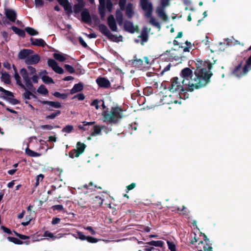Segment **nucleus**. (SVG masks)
Masks as SVG:
<instances>
[{"label": "nucleus", "instance_id": "nucleus-1", "mask_svg": "<svg viewBox=\"0 0 251 251\" xmlns=\"http://www.w3.org/2000/svg\"><path fill=\"white\" fill-rule=\"evenodd\" d=\"M203 68L197 67L194 72V77L192 84L190 86L189 91L192 92L195 89H199L206 86L210 81V77L213 74L211 72L212 64L210 62L204 63Z\"/></svg>", "mask_w": 251, "mask_h": 251}, {"label": "nucleus", "instance_id": "nucleus-2", "mask_svg": "<svg viewBox=\"0 0 251 251\" xmlns=\"http://www.w3.org/2000/svg\"><path fill=\"white\" fill-rule=\"evenodd\" d=\"M123 109L118 106L112 107L110 111L104 110L102 113L103 121L110 124H117L123 118Z\"/></svg>", "mask_w": 251, "mask_h": 251}, {"label": "nucleus", "instance_id": "nucleus-3", "mask_svg": "<svg viewBox=\"0 0 251 251\" xmlns=\"http://www.w3.org/2000/svg\"><path fill=\"white\" fill-rule=\"evenodd\" d=\"M139 6L145 12V16L147 18H150V23L153 26L160 29L161 27L160 24L152 16L153 7L152 3L150 0H140Z\"/></svg>", "mask_w": 251, "mask_h": 251}, {"label": "nucleus", "instance_id": "nucleus-4", "mask_svg": "<svg viewBox=\"0 0 251 251\" xmlns=\"http://www.w3.org/2000/svg\"><path fill=\"white\" fill-rule=\"evenodd\" d=\"M193 71L189 68H185L183 69L180 73V79L182 81V84L186 86L187 91H189V89L191 88L190 86L192 83L193 78Z\"/></svg>", "mask_w": 251, "mask_h": 251}, {"label": "nucleus", "instance_id": "nucleus-5", "mask_svg": "<svg viewBox=\"0 0 251 251\" xmlns=\"http://www.w3.org/2000/svg\"><path fill=\"white\" fill-rule=\"evenodd\" d=\"M181 82V79L178 77H173L168 84V89L173 93L182 94V92H184L187 89L186 86L183 85Z\"/></svg>", "mask_w": 251, "mask_h": 251}, {"label": "nucleus", "instance_id": "nucleus-6", "mask_svg": "<svg viewBox=\"0 0 251 251\" xmlns=\"http://www.w3.org/2000/svg\"><path fill=\"white\" fill-rule=\"evenodd\" d=\"M98 27L99 31L110 41L114 42H119L123 41L122 35L117 36L112 34L105 25L100 24Z\"/></svg>", "mask_w": 251, "mask_h": 251}, {"label": "nucleus", "instance_id": "nucleus-7", "mask_svg": "<svg viewBox=\"0 0 251 251\" xmlns=\"http://www.w3.org/2000/svg\"><path fill=\"white\" fill-rule=\"evenodd\" d=\"M173 44L174 46H178V50L179 51V54L177 55H175L174 56L175 59L176 60H178L179 59H181V60L182 58L184 57L183 53L185 52L190 51V48L189 47H183L182 46H179V43L176 40H174Z\"/></svg>", "mask_w": 251, "mask_h": 251}, {"label": "nucleus", "instance_id": "nucleus-8", "mask_svg": "<svg viewBox=\"0 0 251 251\" xmlns=\"http://www.w3.org/2000/svg\"><path fill=\"white\" fill-rule=\"evenodd\" d=\"M38 101L43 104H47L48 105V107H46V110L49 111H53V109L51 107H53L54 108H59L62 107V105L60 102L58 101H49V100H39Z\"/></svg>", "mask_w": 251, "mask_h": 251}, {"label": "nucleus", "instance_id": "nucleus-9", "mask_svg": "<svg viewBox=\"0 0 251 251\" xmlns=\"http://www.w3.org/2000/svg\"><path fill=\"white\" fill-rule=\"evenodd\" d=\"M96 82L99 87L108 89L111 87V83L108 78L105 77L99 76L96 80Z\"/></svg>", "mask_w": 251, "mask_h": 251}, {"label": "nucleus", "instance_id": "nucleus-10", "mask_svg": "<svg viewBox=\"0 0 251 251\" xmlns=\"http://www.w3.org/2000/svg\"><path fill=\"white\" fill-rule=\"evenodd\" d=\"M48 65L57 74H63L64 70L58 66L57 62L53 59H49L48 60Z\"/></svg>", "mask_w": 251, "mask_h": 251}, {"label": "nucleus", "instance_id": "nucleus-11", "mask_svg": "<svg viewBox=\"0 0 251 251\" xmlns=\"http://www.w3.org/2000/svg\"><path fill=\"white\" fill-rule=\"evenodd\" d=\"M81 20L85 24H89L92 22V18L89 10L84 8L81 13Z\"/></svg>", "mask_w": 251, "mask_h": 251}, {"label": "nucleus", "instance_id": "nucleus-12", "mask_svg": "<svg viewBox=\"0 0 251 251\" xmlns=\"http://www.w3.org/2000/svg\"><path fill=\"white\" fill-rule=\"evenodd\" d=\"M91 195H83L78 201V204L79 206L83 208H87L88 206V202L91 199Z\"/></svg>", "mask_w": 251, "mask_h": 251}, {"label": "nucleus", "instance_id": "nucleus-13", "mask_svg": "<svg viewBox=\"0 0 251 251\" xmlns=\"http://www.w3.org/2000/svg\"><path fill=\"white\" fill-rule=\"evenodd\" d=\"M40 60V56L37 54H34L29 55L28 57L25 60V63L28 65H35L37 64Z\"/></svg>", "mask_w": 251, "mask_h": 251}, {"label": "nucleus", "instance_id": "nucleus-14", "mask_svg": "<svg viewBox=\"0 0 251 251\" xmlns=\"http://www.w3.org/2000/svg\"><path fill=\"white\" fill-rule=\"evenodd\" d=\"M4 13L6 18L11 22H15L17 18L16 11L11 9L5 8Z\"/></svg>", "mask_w": 251, "mask_h": 251}, {"label": "nucleus", "instance_id": "nucleus-15", "mask_svg": "<svg viewBox=\"0 0 251 251\" xmlns=\"http://www.w3.org/2000/svg\"><path fill=\"white\" fill-rule=\"evenodd\" d=\"M107 24L110 29L114 32H117L118 28L115 19L113 15H110L107 18Z\"/></svg>", "mask_w": 251, "mask_h": 251}, {"label": "nucleus", "instance_id": "nucleus-16", "mask_svg": "<svg viewBox=\"0 0 251 251\" xmlns=\"http://www.w3.org/2000/svg\"><path fill=\"white\" fill-rule=\"evenodd\" d=\"M33 53V51L30 49H23L21 50L18 54V57L19 59H26L30 54Z\"/></svg>", "mask_w": 251, "mask_h": 251}, {"label": "nucleus", "instance_id": "nucleus-17", "mask_svg": "<svg viewBox=\"0 0 251 251\" xmlns=\"http://www.w3.org/2000/svg\"><path fill=\"white\" fill-rule=\"evenodd\" d=\"M58 3L62 5L65 11H67L68 14H71L73 12L72 7L71 4L68 0H56Z\"/></svg>", "mask_w": 251, "mask_h": 251}, {"label": "nucleus", "instance_id": "nucleus-18", "mask_svg": "<svg viewBox=\"0 0 251 251\" xmlns=\"http://www.w3.org/2000/svg\"><path fill=\"white\" fill-rule=\"evenodd\" d=\"M124 27L125 30L129 33H134L136 31V28L133 23L129 21H125Z\"/></svg>", "mask_w": 251, "mask_h": 251}, {"label": "nucleus", "instance_id": "nucleus-19", "mask_svg": "<svg viewBox=\"0 0 251 251\" xmlns=\"http://www.w3.org/2000/svg\"><path fill=\"white\" fill-rule=\"evenodd\" d=\"M93 200V203L94 204V207L98 208L100 207L103 201V200L100 196H91V199Z\"/></svg>", "mask_w": 251, "mask_h": 251}, {"label": "nucleus", "instance_id": "nucleus-20", "mask_svg": "<svg viewBox=\"0 0 251 251\" xmlns=\"http://www.w3.org/2000/svg\"><path fill=\"white\" fill-rule=\"evenodd\" d=\"M30 41L31 44L34 46L44 47L46 45V42L42 39H34L31 38Z\"/></svg>", "mask_w": 251, "mask_h": 251}, {"label": "nucleus", "instance_id": "nucleus-21", "mask_svg": "<svg viewBox=\"0 0 251 251\" xmlns=\"http://www.w3.org/2000/svg\"><path fill=\"white\" fill-rule=\"evenodd\" d=\"M83 88L84 85L81 82L75 84L71 90L70 93L71 94H74L75 93L79 92L83 89Z\"/></svg>", "mask_w": 251, "mask_h": 251}, {"label": "nucleus", "instance_id": "nucleus-22", "mask_svg": "<svg viewBox=\"0 0 251 251\" xmlns=\"http://www.w3.org/2000/svg\"><path fill=\"white\" fill-rule=\"evenodd\" d=\"M132 65L136 68H140L143 65V61L141 59H138L135 55L133 57V59L131 60Z\"/></svg>", "mask_w": 251, "mask_h": 251}, {"label": "nucleus", "instance_id": "nucleus-23", "mask_svg": "<svg viewBox=\"0 0 251 251\" xmlns=\"http://www.w3.org/2000/svg\"><path fill=\"white\" fill-rule=\"evenodd\" d=\"M7 239L9 241L17 245H22L24 243L26 245H29L30 244L29 240H26L23 242L16 237L8 236L7 237Z\"/></svg>", "mask_w": 251, "mask_h": 251}, {"label": "nucleus", "instance_id": "nucleus-24", "mask_svg": "<svg viewBox=\"0 0 251 251\" xmlns=\"http://www.w3.org/2000/svg\"><path fill=\"white\" fill-rule=\"evenodd\" d=\"M156 13L158 17L164 21H167L168 20V16L165 12L163 8L158 7L156 11Z\"/></svg>", "mask_w": 251, "mask_h": 251}, {"label": "nucleus", "instance_id": "nucleus-25", "mask_svg": "<svg viewBox=\"0 0 251 251\" xmlns=\"http://www.w3.org/2000/svg\"><path fill=\"white\" fill-rule=\"evenodd\" d=\"M86 148V145L85 144L78 142L76 144V149H75L76 151H77L76 155L79 156L84 151Z\"/></svg>", "mask_w": 251, "mask_h": 251}, {"label": "nucleus", "instance_id": "nucleus-26", "mask_svg": "<svg viewBox=\"0 0 251 251\" xmlns=\"http://www.w3.org/2000/svg\"><path fill=\"white\" fill-rule=\"evenodd\" d=\"M133 5L131 3H129L126 6V14L128 18H131L133 15Z\"/></svg>", "mask_w": 251, "mask_h": 251}, {"label": "nucleus", "instance_id": "nucleus-27", "mask_svg": "<svg viewBox=\"0 0 251 251\" xmlns=\"http://www.w3.org/2000/svg\"><path fill=\"white\" fill-rule=\"evenodd\" d=\"M84 6H85L84 2L78 1V3L75 4L74 5V12L75 14L79 13L81 11H82V9H83Z\"/></svg>", "mask_w": 251, "mask_h": 251}, {"label": "nucleus", "instance_id": "nucleus-28", "mask_svg": "<svg viewBox=\"0 0 251 251\" xmlns=\"http://www.w3.org/2000/svg\"><path fill=\"white\" fill-rule=\"evenodd\" d=\"M12 30L15 32V34L19 36L24 38L25 36V30L22 29H20L15 26H12Z\"/></svg>", "mask_w": 251, "mask_h": 251}, {"label": "nucleus", "instance_id": "nucleus-29", "mask_svg": "<svg viewBox=\"0 0 251 251\" xmlns=\"http://www.w3.org/2000/svg\"><path fill=\"white\" fill-rule=\"evenodd\" d=\"M116 18L118 25H122L123 23V14L119 9H117L116 11Z\"/></svg>", "mask_w": 251, "mask_h": 251}, {"label": "nucleus", "instance_id": "nucleus-30", "mask_svg": "<svg viewBox=\"0 0 251 251\" xmlns=\"http://www.w3.org/2000/svg\"><path fill=\"white\" fill-rule=\"evenodd\" d=\"M61 112L60 110H54L53 112L46 116L45 117V119L47 120L54 119L56 117L59 116L61 114Z\"/></svg>", "mask_w": 251, "mask_h": 251}, {"label": "nucleus", "instance_id": "nucleus-31", "mask_svg": "<svg viewBox=\"0 0 251 251\" xmlns=\"http://www.w3.org/2000/svg\"><path fill=\"white\" fill-rule=\"evenodd\" d=\"M1 79L2 81L7 84H10L11 82L10 75L6 72L1 74Z\"/></svg>", "mask_w": 251, "mask_h": 251}, {"label": "nucleus", "instance_id": "nucleus-32", "mask_svg": "<svg viewBox=\"0 0 251 251\" xmlns=\"http://www.w3.org/2000/svg\"><path fill=\"white\" fill-rule=\"evenodd\" d=\"M147 244L149 245L150 246H153L155 247H163L164 244L163 241L161 240L158 241H154L152 240L151 241L148 242L147 243Z\"/></svg>", "mask_w": 251, "mask_h": 251}, {"label": "nucleus", "instance_id": "nucleus-33", "mask_svg": "<svg viewBox=\"0 0 251 251\" xmlns=\"http://www.w3.org/2000/svg\"><path fill=\"white\" fill-rule=\"evenodd\" d=\"M25 152V153L28 156H30V157H39L41 155L40 153L32 151L28 147L26 148Z\"/></svg>", "mask_w": 251, "mask_h": 251}, {"label": "nucleus", "instance_id": "nucleus-34", "mask_svg": "<svg viewBox=\"0 0 251 251\" xmlns=\"http://www.w3.org/2000/svg\"><path fill=\"white\" fill-rule=\"evenodd\" d=\"M53 55L56 60L60 62H63L66 59L65 55L61 53H54Z\"/></svg>", "mask_w": 251, "mask_h": 251}, {"label": "nucleus", "instance_id": "nucleus-35", "mask_svg": "<svg viewBox=\"0 0 251 251\" xmlns=\"http://www.w3.org/2000/svg\"><path fill=\"white\" fill-rule=\"evenodd\" d=\"M14 78L16 81L17 84L19 85L22 88L26 89L25 86L22 83L21 80V77L20 76L18 72L14 73Z\"/></svg>", "mask_w": 251, "mask_h": 251}, {"label": "nucleus", "instance_id": "nucleus-36", "mask_svg": "<svg viewBox=\"0 0 251 251\" xmlns=\"http://www.w3.org/2000/svg\"><path fill=\"white\" fill-rule=\"evenodd\" d=\"M37 92L38 93L45 96L48 95L49 93L48 89L43 84L41 85L39 87V88L37 89Z\"/></svg>", "mask_w": 251, "mask_h": 251}, {"label": "nucleus", "instance_id": "nucleus-37", "mask_svg": "<svg viewBox=\"0 0 251 251\" xmlns=\"http://www.w3.org/2000/svg\"><path fill=\"white\" fill-rule=\"evenodd\" d=\"M25 30L31 36H34L38 34V32L37 30L30 27H25Z\"/></svg>", "mask_w": 251, "mask_h": 251}, {"label": "nucleus", "instance_id": "nucleus-38", "mask_svg": "<svg viewBox=\"0 0 251 251\" xmlns=\"http://www.w3.org/2000/svg\"><path fill=\"white\" fill-rule=\"evenodd\" d=\"M74 129V127L73 126L68 125L63 128L62 132L64 133H70L73 131Z\"/></svg>", "mask_w": 251, "mask_h": 251}, {"label": "nucleus", "instance_id": "nucleus-39", "mask_svg": "<svg viewBox=\"0 0 251 251\" xmlns=\"http://www.w3.org/2000/svg\"><path fill=\"white\" fill-rule=\"evenodd\" d=\"M53 95L58 98H60L62 100H65L67 98L68 95L66 93L61 94L58 92H55L53 94Z\"/></svg>", "mask_w": 251, "mask_h": 251}, {"label": "nucleus", "instance_id": "nucleus-40", "mask_svg": "<svg viewBox=\"0 0 251 251\" xmlns=\"http://www.w3.org/2000/svg\"><path fill=\"white\" fill-rule=\"evenodd\" d=\"M42 79L43 81L46 84L54 83L53 79L46 75H43L42 77Z\"/></svg>", "mask_w": 251, "mask_h": 251}, {"label": "nucleus", "instance_id": "nucleus-41", "mask_svg": "<svg viewBox=\"0 0 251 251\" xmlns=\"http://www.w3.org/2000/svg\"><path fill=\"white\" fill-rule=\"evenodd\" d=\"M13 232L15 234V235L18 237H19L21 240L26 241L29 240L30 238L29 236L19 233L15 230L13 231Z\"/></svg>", "mask_w": 251, "mask_h": 251}, {"label": "nucleus", "instance_id": "nucleus-42", "mask_svg": "<svg viewBox=\"0 0 251 251\" xmlns=\"http://www.w3.org/2000/svg\"><path fill=\"white\" fill-rule=\"evenodd\" d=\"M40 127L42 129L51 130L54 128H59L60 126H54L51 125H45L41 126Z\"/></svg>", "mask_w": 251, "mask_h": 251}, {"label": "nucleus", "instance_id": "nucleus-43", "mask_svg": "<svg viewBox=\"0 0 251 251\" xmlns=\"http://www.w3.org/2000/svg\"><path fill=\"white\" fill-rule=\"evenodd\" d=\"M2 97L4 99L8 100L10 101V103H11L12 104H13L14 105L18 104L20 103V101L16 99H13V98L11 99L10 98L6 97L5 96H3Z\"/></svg>", "mask_w": 251, "mask_h": 251}, {"label": "nucleus", "instance_id": "nucleus-44", "mask_svg": "<svg viewBox=\"0 0 251 251\" xmlns=\"http://www.w3.org/2000/svg\"><path fill=\"white\" fill-rule=\"evenodd\" d=\"M101 131V129L99 126H94V131L91 133V135L95 136L97 134H99L100 133Z\"/></svg>", "mask_w": 251, "mask_h": 251}, {"label": "nucleus", "instance_id": "nucleus-45", "mask_svg": "<svg viewBox=\"0 0 251 251\" xmlns=\"http://www.w3.org/2000/svg\"><path fill=\"white\" fill-rule=\"evenodd\" d=\"M65 70L70 74H74L75 72V70L73 67L68 64H65L64 65Z\"/></svg>", "mask_w": 251, "mask_h": 251}, {"label": "nucleus", "instance_id": "nucleus-46", "mask_svg": "<svg viewBox=\"0 0 251 251\" xmlns=\"http://www.w3.org/2000/svg\"><path fill=\"white\" fill-rule=\"evenodd\" d=\"M139 38H141V44L144 45L145 42H147L149 39V35L141 34L138 36Z\"/></svg>", "mask_w": 251, "mask_h": 251}, {"label": "nucleus", "instance_id": "nucleus-47", "mask_svg": "<svg viewBox=\"0 0 251 251\" xmlns=\"http://www.w3.org/2000/svg\"><path fill=\"white\" fill-rule=\"evenodd\" d=\"M43 236L51 238L53 240H54L56 238V237L54 236V235L52 233H51L48 230H46L44 232Z\"/></svg>", "mask_w": 251, "mask_h": 251}, {"label": "nucleus", "instance_id": "nucleus-48", "mask_svg": "<svg viewBox=\"0 0 251 251\" xmlns=\"http://www.w3.org/2000/svg\"><path fill=\"white\" fill-rule=\"evenodd\" d=\"M167 243L168 244V248L171 251H176V246L173 242L168 241Z\"/></svg>", "mask_w": 251, "mask_h": 251}, {"label": "nucleus", "instance_id": "nucleus-49", "mask_svg": "<svg viewBox=\"0 0 251 251\" xmlns=\"http://www.w3.org/2000/svg\"><path fill=\"white\" fill-rule=\"evenodd\" d=\"M0 92L3 93L7 96L14 97L13 93L10 91L5 90L3 88L0 86Z\"/></svg>", "mask_w": 251, "mask_h": 251}, {"label": "nucleus", "instance_id": "nucleus-50", "mask_svg": "<svg viewBox=\"0 0 251 251\" xmlns=\"http://www.w3.org/2000/svg\"><path fill=\"white\" fill-rule=\"evenodd\" d=\"M94 123L95 122H83V126L79 125V126H78V127L79 128V129H82L83 130H86V128L84 126H86L92 125L94 124Z\"/></svg>", "mask_w": 251, "mask_h": 251}, {"label": "nucleus", "instance_id": "nucleus-51", "mask_svg": "<svg viewBox=\"0 0 251 251\" xmlns=\"http://www.w3.org/2000/svg\"><path fill=\"white\" fill-rule=\"evenodd\" d=\"M100 102V100L98 99L94 100L91 103V106H95L97 110L99 109L100 108L99 103Z\"/></svg>", "mask_w": 251, "mask_h": 251}, {"label": "nucleus", "instance_id": "nucleus-52", "mask_svg": "<svg viewBox=\"0 0 251 251\" xmlns=\"http://www.w3.org/2000/svg\"><path fill=\"white\" fill-rule=\"evenodd\" d=\"M32 93L29 90H26L25 92L23 94V97L26 100L30 99V95Z\"/></svg>", "mask_w": 251, "mask_h": 251}, {"label": "nucleus", "instance_id": "nucleus-53", "mask_svg": "<svg viewBox=\"0 0 251 251\" xmlns=\"http://www.w3.org/2000/svg\"><path fill=\"white\" fill-rule=\"evenodd\" d=\"M44 178V176L43 174L38 175L36 179L35 186H37L39 184V182L42 181Z\"/></svg>", "mask_w": 251, "mask_h": 251}, {"label": "nucleus", "instance_id": "nucleus-54", "mask_svg": "<svg viewBox=\"0 0 251 251\" xmlns=\"http://www.w3.org/2000/svg\"><path fill=\"white\" fill-rule=\"evenodd\" d=\"M86 240L88 242L91 243H96L98 242L99 240L95 237L88 236L87 237Z\"/></svg>", "mask_w": 251, "mask_h": 251}, {"label": "nucleus", "instance_id": "nucleus-55", "mask_svg": "<svg viewBox=\"0 0 251 251\" xmlns=\"http://www.w3.org/2000/svg\"><path fill=\"white\" fill-rule=\"evenodd\" d=\"M77 152V151H76V150H75V149H73L70 151L69 153V157L72 158H73L74 157H78L79 156L76 155Z\"/></svg>", "mask_w": 251, "mask_h": 251}, {"label": "nucleus", "instance_id": "nucleus-56", "mask_svg": "<svg viewBox=\"0 0 251 251\" xmlns=\"http://www.w3.org/2000/svg\"><path fill=\"white\" fill-rule=\"evenodd\" d=\"M85 96L83 93H79L75 95L73 99L77 98L79 100H83L85 99Z\"/></svg>", "mask_w": 251, "mask_h": 251}, {"label": "nucleus", "instance_id": "nucleus-57", "mask_svg": "<svg viewBox=\"0 0 251 251\" xmlns=\"http://www.w3.org/2000/svg\"><path fill=\"white\" fill-rule=\"evenodd\" d=\"M126 0H119V6L120 7V9L122 10H124L125 9V5L126 3Z\"/></svg>", "mask_w": 251, "mask_h": 251}, {"label": "nucleus", "instance_id": "nucleus-58", "mask_svg": "<svg viewBox=\"0 0 251 251\" xmlns=\"http://www.w3.org/2000/svg\"><path fill=\"white\" fill-rule=\"evenodd\" d=\"M1 35L3 38L4 39V41L5 42H7L9 40L10 38L8 36V34L6 31H2L1 32Z\"/></svg>", "mask_w": 251, "mask_h": 251}, {"label": "nucleus", "instance_id": "nucleus-59", "mask_svg": "<svg viewBox=\"0 0 251 251\" xmlns=\"http://www.w3.org/2000/svg\"><path fill=\"white\" fill-rule=\"evenodd\" d=\"M106 8H107L108 12H111L112 11V8H113V4L110 0H107V1Z\"/></svg>", "mask_w": 251, "mask_h": 251}, {"label": "nucleus", "instance_id": "nucleus-60", "mask_svg": "<svg viewBox=\"0 0 251 251\" xmlns=\"http://www.w3.org/2000/svg\"><path fill=\"white\" fill-rule=\"evenodd\" d=\"M99 14L100 16L101 19H103L105 16V10L104 7L102 8H99Z\"/></svg>", "mask_w": 251, "mask_h": 251}, {"label": "nucleus", "instance_id": "nucleus-61", "mask_svg": "<svg viewBox=\"0 0 251 251\" xmlns=\"http://www.w3.org/2000/svg\"><path fill=\"white\" fill-rule=\"evenodd\" d=\"M20 73L23 78L28 75L27 70L25 68L21 69L20 70Z\"/></svg>", "mask_w": 251, "mask_h": 251}, {"label": "nucleus", "instance_id": "nucleus-62", "mask_svg": "<svg viewBox=\"0 0 251 251\" xmlns=\"http://www.w3.org/2000/svg\"><path fill=\"white\" fill-rule=\"evenodd\" d=\"M79 43L85 48H88V45L81 37L78 38Z\"/></svg>", "mask_w": 251, "mask_h": 251}, {"label": "nucleus", "instance_id": "nucleus-63", "mask_svg": "<svg viewBox=\"0 0 251 251\" xmlns=\"http://www.w3.org/2000/svg\"><path fill=\"white\" fill-rule=\"evenodd\" d=\"M52 208L53 210H58V211H62L64 209L63 205H60V204L53 205Z\"/></svg>", "mask_w": 251, "mask_h": 251}, {"label": "nucleus", "instance_id": "nucleus-64", "mask_svg": "<svg viewBox=\"0 0 251 251\" xmlns=\"http://www.w3.org/2000/svg\"><path fill=\"white\" fill-rule=\"evenodd\" d=\"M150 30H151L150 28L149 29H148V28L147 27L145 26L143 28V29L141 32V34L149 35V32H150Z\"/></svg>", "mask_w": 251, "mask_h": 251}]
</instances>
